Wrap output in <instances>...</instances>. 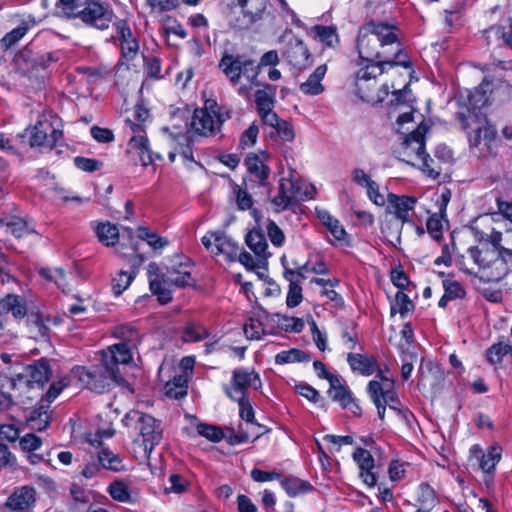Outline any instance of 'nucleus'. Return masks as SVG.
<instances>
[{"mask_svg":"<svg viewBox=\"0 0 512 512\" xmlns=\"http://www.w3.org/2000/svg\"><path fill=\"white\" fill-rule=\"evenodd\" d=\"M307 264L297 266L296 269H291L284 266V278L289 282V290L286 297V304L289 308L298 306L302 299V287L301 282L305 279V276L301 274V270H305Z\"/></svg>","mask_w":512,"mask_h":512,"instance_id":"18","label":"nucleus"},{"mask_svg":"<svg viewBox=\"0 0 512 512\" xmlns=\"http://www.w3.org/2000/svg\"><path fill=\"white\" fill-rule=\"evenodd\" d=\"M98 240L105 246H113L119 239V231L111 223H101L96 228Z\"/></svg>","mask_w":512,"mask_h":512,"instance_id":"42","label":"nucleus"},{"mask_svg":"<svg viewBox=\"0 0 512 512\" xmlns=\"http://www.w3.org/2000/svg\"><path fill=\"white\" fill-rule=\"evenodd\" d=\"M353 459L358 464L360 471L373 469L375 466L374 458L371 453L360 447L354 451Z\"/></svg>","mask_w":512,"mask_h":512,"instance_id":"58","label":"nucleus"},{"mask_svg":"<svg viewBox=\"0 0 512 512\" xmlns=\"http://www.w3.org/2000/svg\"><path fill=\"white\" fill-rule=\"evenodd\" d=\"M329 384L330 388L328 393L334 401L339 402L343 408L350 409L353 412H355L354 408L359 409V406L352 397L350 389L342 383L338 376L331 378Z\"/></svg>","mask_w":512,"mask_h":512,"instance_id":"21","label":"nucleus"},{"mask_svg":"<svg viewBox=\"0 0 512 512\" xmlns=\"http://www.w3.org/2000/svg\"><path fill=\"white\" fill-rule=\"evenodd\" d=\"M130 363V355L124 347H114L113 350H103L101 364L91 369L76 366L72 373L89 390L103 392L111 382L121 383L124 377L120 366Z\"/></svg>","mask_w":512,"mask_h":512,"instance_id":"2","label":"nucleus"},{"mask_svg":"<svg viewBox=\"0 0 512 512\" xmlns=\"http://www.w3.org/2000/svg\"><path fill=\"white\" fill-rule=\"evenodd\" d=\"M306 198L307 194L302 191L300 183L297 180L281 178L277 195L272 199V204L277 211H281Z\"/></svg>","mask_w":512,"mask_h":512,"instance_id":"13","label":"nucleus"},{"mask_svg":"<svg viewBox=\"0 0 512 512\" xmlns=\"http://www.w3.org/2000/svg\"><path fill=\"white\" fill-rule=\"evenodd\" d=\"M377 389H380V388H379V384L376 381H370L368 383V386H367L368 394H369L370 398L372 399L374 405L377 408V414H378L379 419L384 420L386 406H385V402H381V399L377 395Z\"/></svg>","mask_w":512,"mask_h":512,"instance_id":"60","label":"nucleus"},{"mask_svg":"<svg viewBox=\"0 0 512 512\" xmlns=\"http://www.w3.org/2000/svg\"><path fill=\"white\" fill-rule=\"evenodd\" d=\"M262 382L258 373L254 370L237 368L232 372L230 386L225 387V393L231 400H242L247 397L249 388L260 389Z\"/></svg>","mask_w":512,"mask_h":512,"instance_id":"9","label":"nucleus"},{"mask_svg":"<svg viewBox=\"0 0 512 512\" xmlns=\"http://www.w3.org/2000/svg\"><path fill=\"white\" fill-rule=\"evenodd\" d=\"M0 226L6 227L7 231L17 238H21L30 233L27 221L17 216H7L1 218Z\"/></svg>","mask_w":512,"mask_h":512,"instance_id":"34","label":"nucleus"},{"mask_svg":"<svg viewBox=\"0 0 512 512\" xmlns=\"http://www.w3.org/2000/svg\"><path fill=\"white\" fill-rule=\"evenodd\" d=\"M35 503V489L30 486L16 488L7 498L3 512H29Z\"/></svg>","mask_w":512,"mask_h":512,"instance_id":"17","label":"nucleus"},{"mask_svg":"<svg viewBox=\"0 0 512 512\" xmlns=\"http://www.w3.org/2000/svg\"><path fill=\"white\" fill-rule=\"evenodd\" d=\"M62 131L54 127L51 121L44 118L38 120L30 132L31 147H54L62 138Z\"/></svg>","mask_w":512,"mask_h":512,"instance_id":"15","label":"nucleus"},{"mask_svg":"<svg viewBox=\"0 0 512 512\" xmlns=\"http://www.w3.org/2000/svg\"><path fill=\"white\" fill-rule=\"evenodd\" d=\"M317 215L336 240L342 241L345 239L346 231L338 219L334 218L328 211L324 210L319 211Z\"/></svg>","mask_w":512,"mask_h":512,"instance_id":"38","label":"nucleus"},{"mask_svg":"<svg viewBox=\"0 0 512 512\" xmlns=\"http://www.w3.org/2000/svg\"><path fill=\"white\" fill-rule=\"evenodd\" d=\"M379 388L380 389H377V395L381 399V402H385V406L388 405L393 410L400 411L398 408L400 400L397 392L395 391L394 382L379 384Z\"/></svg>","mask_w":512,"mask_h":512,"instance_id":"40","label":"nucleus"},{"mask_svg":"<svg viewBox=\"0 0 512 512\" xmlns=\"http://www.w3.org/2000/svg\"><path fill=\"white\" fill-rule=\"evenodd\" d=\"M467 252L480 270H491L490 277L494 280L503 278L511 270V267L506 265L499 255L496 247L488 241V235L484 237L482 233L479 245L470 247Z\"/></svg>","mask_w":512,"mask_h":512,"instance_id":"8","label":"nucleus"},{"mask_svg":"<svg viewBox=\"0 0 512 512\" xmlns=\"http://www.w3.org/2000/svg\"><path fill=\"white\" fill-rule=\"evenodd\" d=\"M425 132L424 126H418L412 131L404 140L405 152L409 155H415L418 159L422 157L425 152Z\"/></svg>","mask_w":512,"mask_h":512,"instance_id":"27","label":"nucleus"},{"mask_svg":"<svg viewBox=\"0 0 512 512\" xmlns=\"http://www.w3.org/2000/svg\"><path fill=\"white\" fill-rule=\"evenodd\" d=\"M312 31L319 41L327 47L334 48L339 42L336 28L332 26L316 25L312 28Z\"/></svg>","mask_w":512,"mask_h":512,"instance_id":"46","label":"nucleus"},{"mask_svg":"<svg viewBox=\"0 0 512 512\" xmlns=\"http://www.w3.org/2000/svg\"><path fill=\"white\" fill-rule=\"evenodd\" d=\"M310 355L303 350L292 348L290 350L281 351L275 356L276 364L309 362Z\"/></svg>","mask_w":512,"mask_h":512,"instance_id":"41","label":"nucleus"},{"mask_svg":"<svg viewBox=\"0 0 512 512\" xmlns=\"http://www.w3.org/2000/svg\"><path fill=\"white\" fill-rule=\"evenodd\" d=\"M389 64H380L377 61L367 62V64L360 68L355 75V81H370L376 80L377 76L381 75L385 71V67Z\"/></svg>","mask_w":512,"mask_h":512,"instance_id":"44","label":"nucleus"},{"mask_svg":"<svg viewBox=\"0 0 512 512\" xmlns=\"http://www.w3.org/2000/svg\"><path fill=\"white\" fill-rule=\"evenodd\" d=\"M22 450L27 452H34L42 445V439L34 433H27L19 441Z\"/></svg>","mask_w":512,"mask_h":512,"instance_id":"63","label":"nucleus"},{"mask_svg":"<svg viewBox=\"0 0 512 512\" xmlns=\"http://www.w3.org/2000/svg\"><path fill=\"white\" fill-rule=\"evenodd\" d=\"M387 201L392 213L402 223H412L411 212L417 203V198L407 195L388 194Z\"/></svg>","mask_w":512,"mask_h":512,"instance_id":"19","label":"nucleus"},{"mask_svg":"<svg viewBox=\"0 0 512 512\" xmlns=\"http://www.w3.org/2000/svg\"><path fill=\"white\" fill-rule=\"evenodd\" d=\"M165 395L172 399H180L187 394V382L184 376H175L172 381L166 383Z\"/></svg>","mask_w":512,"mask_h":512,"instance_id":"48","label":"nucleus"},{"mask_svg":"<svg viewBox=\"0 0 512 512\" xmlns=\"http://www.w3.org/2000/svg\"><path fill=\"white\" fill-rule=\"evenodd\" d=\"M280 483L289 497H296L313 490V486L309 482L294 476L282 477Z\"/></svg>","mask_w":512,"mask_h":512,"instance_id":"33","label":"nucleus"},{"mask_svg":"<svg viewBox=\"0 0 512 512\" xmlns=\"http://www.w3.org/2000/svg\"><path fill=\"white\" fill-rule=\"evenodd\" d=\"M259 134V127L257 124L252 123L241 135L240 146L245 149L252 147L257 140Z\"/></svg>","mask_w":512,"mask_h":512,"instance_id":"62","label":"nucleus"},{"mask_svg":"<svg viewBox=\"0 0 512 512\" xmlns=\"http://www.w3.org/2000/svg\"><path fill=\"white\" fill-rule=\"evenodd\" d=\"M192 264L188 259L180 261L168 270L167 274H161L155 263L148 267V280L150 291L157 296L161 304H167L172 300L171 286L184 288L192 284Z\"/></svg>","mask_w":512,"mask_h":512,"instance_id":"5","label":"nucleus"},{"mask_svg":"<svg viewBox=\"0 0 512 512\" xmlns=\"http://www.w3.org/2000/svg\"><path fill=\"white\" fill-rule=\"evenodd\" d=\"M136 270L131 271H119L112 278V291L116 296L121 295L132 283L134 278L136 277Z\"/></svg>","mask_w":512,"mask_h":512,"instance_id":"45","label":"nucleus"},{"mask_svg":"<svg viewBox=\"0 0 512 512\" xmlns=\"http://www.w3.org/2000/svg\"><path fill=\"white\" fill-rule=\"evenodd\" d=\"M70 493L74 501V504L71 505V509L79 510L81 506L85 507L88 505L90 501L89 496L81 486L73 484L70 488Z\"/></svg>","mask_w":512,"mask_h":512,"instance_id":"59","label":"nucleus"},{"mask_svg":"<svg viewBox=\"0 0 512 512\" xmlns=\"http://www.w3.org/2000/svg\"><path fill=\"white\" fill-rule=\"evenodd\" d=\"M398 28L386 22L374 20L364 24L358 33L357 50L360 58L366 62L377 61L389 64V67L411 68L407 53L401 48L396 31Z\"/></svg>","mask_w":512,"mask_h":512,"instance_id":"1","label":"nucleus"},{"mask_svg":"<svg viewBox=\"0 0 512 512\" xmlns=\"http://www.w3.org/2000/svg\"><path fill=\"white\" fill-rule=\"evenodd\" d=\"M263 89L255 92V105L257 113L271 110L275 106L276 86L268 83H260Z\"/></svg>","mask_w":512,"mask_h":512,"instance_id":"29","label":"nucleus"},{"mask_svg":"<svg viewBox=\"0 0 512 512\" xmlns=\"http://www.w3.org/2000/svg\"><path fill=\"white\" fill-rule=\"evenodd\" d=\"M490 90L491 84L489 82H482L479 86L468 92L465 109L457 112V119L461 123L462 129H472L474 132L473 136L471 133H468V137L470 143L475 146L480 142V132L485 121L481 109L488 104Z\"/></svg>","mask_w":512,"mask_h":512,"instance_id":"6","label":"nucleus"},{"mask_svg":"<svg viewBox=\"0 0 512 512\" xmlns=\"http://www.w3.org/2000/svg\"><path fill=\"white\" fill-rule=\"evenodd\" d=\"M199 110H202L208 114H212L218 119V122H225L231 118V110L224 106L218 105L214 99H207L204 103V107L199 108Z\"/></svg>","mask_w":512,"mask_h":512,"instance_id":"51","label":"nucleus"},{"mask_svg":"<svg viewBox=\"0 0 512 512\" xmlns=\"http://www.w3.org/2000/svg\"><path fill=\"white\" fill-rule=\"evenodd\" d=\"M122 423L142 438L144 451L148 455L163 439L161 421L142 411H129L123 417Z\"/></svg>","mask_w":512,"mask_h":512,"instance_id":"7","label":"nucleus"},{"mask_svg":"<svg viewBox=\"0 0 512 512\" xmlns=\"http://www.w3.org/2000/svg\"><path fill=\"white\" fill-rule=\"evenodd\" d=\"M347 361L353 371H358L362 375H372L375 372V359L363 354L349 353Z\"/></svg>","mask_w":512,"mask_h":512,"instance_id":"32","label":"nucleus"},{"mask_svg":"<svg viewBox=\"0 0 512 512\" xmlns=\"http://www.w3.org/2000/svg\"><path fill=\"white\" fill-rule=\"evenodd\" d=\"M124 465L121 458L107 447H102L97 452V457L92 458L83 468L81 474L87 478H93L101 469L119 472L123 470Z\"/></svg>","mask_w":512,"mask_h":512,"instance_id":"12","label":"nucleus"},{"mask_svg":"<svg viewBox=\"0 0 512 512\" xmlns=\"http://www.w3.org/2000/svg\"><path fill=\"white\" fill-rule=\"evenodd\" d=\"M279 62L280 59L276 50L264 53L258 64L245 55L224 53L218 63V68L233 86L239 84L242 75L251 85L259 86L258 76L261 68L266 66L276 67Z\"/></svg>","mask_w":512,"mask_h":512,"instance_id":"3","label":"nucleus"},{"mask_svg":"<svg viewBox=\"0 0 512 512\" xmlns=\"http://www.w3.org/2000/svg\"><path fill=\"white\" fill-rule=\"evenodd\" d=\"M443 220L444 217L433 213L429 216L426 223L427 232L437 242L443 238Z\"/></svg>","mask_w":512,"mask_h":512,"instance_id":"55","label":"nucleus"},{"mask_svg":"<svg viewBox=\"0 0 512 512\" xmlns=\"http://www.w3.org/2000/svg\"><path fill=\"white\" fill-rule=\"evenodd\" d=\"M196 430L199 435L212 442H219L224 437L222 429L215 425L200 423L197 425Z\"/></svg>","mask_w":512,"mask_h":512,"instance_id":"57","label":"nucleus"},{"mask_svg":"<svg viewBox=\"0 0 512 512\" xmlns=\"http://www.w3.org/2000/svg\"><path fill=\"white\" fill-rule=\"evenodd\" d=\"M488 241L496 247L501 258L508 265L512 259V229H507L504 232L493 230L488 235Z\"/></svg>","mask_w":512,"mask_h":512,"instance_id":"22","label":"nucleus"},{"mask_svg":"<svg viewBox=\"0 0 512 512\" xmlns=\"http://www.w3.org/2000/svg\"><path fill=\"white\" fill-rule=\"evenodd\" d=\"M117 38L119 40V48L121 52V60L125 62L133 61L139 52V42L133 34L125 20H119L115 23Z\"/></svg>","mask_w":512,"mask_h":512,"instance_id":"16","label":"nucleus"},{"mask_svg":"<svg viewBox=\"0 0 512 512\" xmlns=\"http://www.w3.org/2000/svg\"><path fill=\"white\" fill-rule=\"evenodd\" d=\"M485 34L488 42H490L491 39H495L496 41L502 42L498 43V45L503 44L512 48V17H508L505 20V24L491 26L489 29L485 30Z\"/></svg>","mask_w":512,"mask_h":512,"instance_id":"28","label":"nucleus"},{"mask_svg":"<svg viewBox=\"0 0 512 512\" xmlns=\"http://www.w3.org/2000/svg\"><path fill=\"white\" fill-rule=\"evenodd\" d=\"M11 313L14 318L21 319L27 314L24 299L19 295L7 294L0 300V314L5 317Z\"/></svg>","mask_w":512,"mask_h":512,"instance_id":"26","label":"nucleus"},{"mask_svg":"<svg viewBox=\"0 0 512 512\" xmlns=\"http://www.w3.org/2000/svg\"><path fill=\"white\" fill-rule=\"evenodd\" d=\"M267 235L274 246L281 247L285 242L284 232L274 221H269Z\"/></svg>","mask_w":512,"mask_h":512,"instance_id":"64","label":"nucleus"},{"mask_svg":"<svg viewBox=\"0 0 512 512\" xmlns=\"http://www.w3.org/2000/svg\"><path fill=\"white\" fill-rule=\"evenodd\" d=\"M114 335L120 338L121 342L108 347L106 350H113L114 347L122 346L128 350L130 361H132V350L136 348L139 343L138 331L130 325H122L116 327Z\"/></svg>","mask_w":512,"mask_h":512,"instance_id":"24","label":"nucleus"},{"mask_svg":"<svg viewBox=\"0 0 512 512\" xmlns=\"http://www.w3.org/2000/svg\"><path fill=\"white\" fill-rule=\"evenodd\" d=\"M107 492L115 501L122 503H131L134 501L129 485L123 480H115L107 488Z\"/></svg>","mask_w":512,"mask_h":512,"instance_id":"36","label":"nucleus"},{"mask_svg":"<svg viewBox=\"0 0 512 512\" xmlns=\"http://www.w3.org/2000/svg\"><path fill=\"white\" fill-rule=\"evenodd\" d=\"M51 367L45 359L34 361L15 375L14 380L24 383L28 388H42L50 379Z\"/></svg>","mask_w":512,"mask_h":512,"instance_id":"11","label":"nucleus"},{"mask_svg":"<svg viewBox=\"0 0 512 512\" xmlns=\"http://www.w3.org/2000/svg\"><path fill=\"white\" fill-rule=\"evenodd\" d=\"M400 349L402 353L401 378L403 381H407L412 374L414 363L417 360V354L409 351V349L405 350L402 345L400 346Z\"/></svg>","mask_w":512,"mask_h":512,"instance_id":"54","label":"nucleus"},{"mask_svg":"<svg viewBox=\"0 0 512 512\" xmlns=\"http://www.w3.org/2000/svg\"><path fill=\"white\" fill-rule=\"evenodd\" d=\"M285 55L289 63L298 69L309 65L310 53L302 40L297 39L294 43H290Z\"/></svg>","mask_w":512,"mask_h":512,"instance_id":"25","label":"nucleus"},{"mask_svg":"<svg viewBox=\"0 0 512 512\" xmlns=\"http://www.w3.org/2000/svg\"><path fill=\"white\" fill-rule=\"evenodd\" d=\"M507 354L512 356L511 345L499 341L487 349L486 359L490 364L495 365L501 363Z\"/></svg>","mask_w":512,"mask_h":512,"instance_id":"49","label":"nucleus"},{"mask_svg":"<svg viewBox=\"0 0 512 512\" xmlns=\"http://www.w3.org/2000/svg\"><path fill=\"white\" fill-rule=\"evenodd\" d=\"M327 71L325 64L318 66L308 79L300 85V91L305 95H318L323 92L324 87L321 84Z\"/></svg>","mask_w":512,"mask_h":512,"instance_id":"30","label":"nucleus"},{"mask_svg":"<svg viewBox=\"0 0 512 512\" xmlns=\"http://www.w3.org/2000/svg\"><path fill=\"white\" fill-rule=\"evenodd\" d=\"M204 247L212 254L222 255L227 262H234L238 256L239 245L226 234L208 232L202 239Z\"/></svg>","mask_w":512,"mask_h":512,"instance_id":"10","label":"nucleus"},{"mask_svg":"<svg viewBox=\"0 0 512 512\" xmlns=\"http://www.w3.org/2000/svg\"><path fill=\"white\" fill-rule=\"evenodd\" d=\"M59 15L65 19H79L83 24L105 30L113 20L114 13L102 0H58Z\"/></svg>","mask_w":512,"mask_h":512,"instance_id":"4","label":"nucleus"},{"mask_svg":"<svg viewBox=\"0 0 512 512\" xmlns=\"http://www.w3.org/2000/svg\"><path fill=\"white\" fill-rule=\"evenodd\" d=\"M247 246L256 254V256L267 260L270 257V253L267 252L268 244L265 235L260 231L253 229L245 238Z\"/></svg>","mask_w":512,"mask_h":512,"instance_id":"31","label":"nucleus"},{"mask_svg":"<svg viewBox=\"0 0 512 512\" xmlns=\"http://www.w3.org/2000/svg\"><path fill=\"white\" fill-rule=\"evenodd\" d=\"M443 380V373L440 371L439 367L429 363L426 367L419 368L418 371V381L419 384L424 386L429 385L431 387H435L439 384L440 381Z\"/></svg>","mask_w":512,"mask_h":512,"instance_id":"35","label":"nucleus"},{"mask_svg":"<svg viewBox=\"0 0 512 512\" xmlns=\"http://www.w3.org/2000/svg\"><path fill=\"white\" fill-rule=\"evenodd\" d=\"M376 80L372 79L370 81H355L356 93L357 95L366 102L376 101V98L373 95L374 90L376 89Z\"/></svg>","mask_w":512,"mask_h":512,"instance_id":"56","label":"nucleus"},{"mask_svg":"<svg viewBox=\"0 0 512 512\" xmlns=\"http://www.w3.org/2000/svg\"><path fill=\"white\" fill-rule=\"evenodd\" d=\"M29 24L26 22L21 23L19 26L8 32L1 40V45L4 49H9L14 46L23 36L28 32Z\"/></svg>","mask_w":512,"mask_h":512,"instance_id":"53","label":"nucleus"},{"mask_svg":"<svg viewBox=\"0 0 512 512\" xmlns=\"http://www.w3.org/2000/svg\"><path fill=\"white\" fill-rule=\"evenodd\" d=\"M51 421L50 405L45 401H39L37 405L31 410L27 422L32 430L43 431Z\"/></svg>","mask_w":512,"mask_h":512,"instance_id":"23","label":"nucleus"},{"mask_svg":"<svg viewBox=\"0 0 512 512\" xmlns=\"http://www.w3.org/2000/svg\"><path fill=\"white\" fill-rule=\"evenodd\" d=\"M209 336L208 330L201 324L188 323L182 331L181 339L187 343L199 342Z\"/></svg>","mask_w":512,"mask_h":512,"instance_id":"43","label":"nucleus"},{"mask_svg":"<svg viewBox=\"0 0 512 512\" xmlns=\"http://www.w3.org/2000/svg\"><path fill=\"white\" fill-rule=\"evenodd\" d=\"M223 123L218 122V119L212 114L195 109L191 120V128L195 133L207 137L219 132Z\"/></svg>","mask_w":512,"mask_h":512,"instance_id":"20","label":"nucleus"},{"mask_svg":"<svg viewBox=\"0 0 512 512\" xmlns=\"http://www.w3.org/2000/svg\"><path fill=\"white\" fill-rule=\"evenodd\" d=\"M137 237L140 240L146 241L154 250L162 249L169 244L166 238L159 236L157 233L144 226L138 227Z\"/></svg>","mask_w":512,"mask_h":512,"instance_id":"47","label":"nucleus"},{"mask_svg":"<svg viewBox=\"0 0 512 512\" xmlns=\"http://www.w3.org/2000/svg\"><path fill=\"white\" fill-rule=\"evenodd\" d=\"M501 459V448L492 446L480 459V467L484 472H491Z\"/></svg>","mask_w":512,"mask_h":512,"instance_id":"52","label":"nucleus"},{"mask_svg":"<svg viewBox=\"0 0 512 512\" xmlns=\"http://www.w3.org/2000/svg\"><path fill=\"white\" fill-rule=\"evenodd\" d=\"M414 309V303L412 300L402 291H398L395 295V300L391 304V314L394 315L399 313L402 317H405L407 313Z\"/></svg>","mask_w":512,"mask_h":512,"instance_id":"50","label":"nucleus"},{"mask_svg":"<svg viewBox=\"0 0 512 512\" xmlns=\"http://www.w3.org/2000/svg\"><path fill=\"white\" fill-rule=\"evenodd\" d=\"M244 333L248 339L259 340L264 333L263 324L255 318H249L244 325Z\"/></svg>","mask_w":512,"mask_h":512,"instance_id":"61","label":"nucleus"},{"mask_svg":"<svg viewBox=\"0 0 512 512\" xmlns=\"http://www.w3.org/2000/svg\"><path fill=\"white\" fill-rule=\"evenodd\" d=\"M245 164L248 172L263 185L270 172L264 162L257 155H251L247 157Z\"/></svg>","mask_w":512,"mask_h":512,"instance_id":"37","label":"nucleus"},{"mask_svg":"<svg viewBox=\"0 0 512 512\" xmlns=\"http://www.w3.org/2000/svg\"><path fill=\"white\" fill-rule=\"evenodd\" d=\"M129 127L133 135L128 142L127 153L137 157L144 167L152 164L155 158L150 150L149 141L142 125L129 121Z\"/></svg>","mask_w":512,"mask_h":512,"instance_id":"14","label":"nucleus"},{"mask_svg":"<svg viewBox=\"0 0 512 512\" xmlns=\"http://www.w3.org/2000/svg\"><path fill=\"white\" fill-rule=\"evenodd\" d=\"M417 501L420 504L419 509L429 511L438 503L435 490L427 483H421L418 486Z\"/></svg>","mask_w":512,"mask_h":512,"instance_id":"39","label":"nucleus"}]
</instances>
